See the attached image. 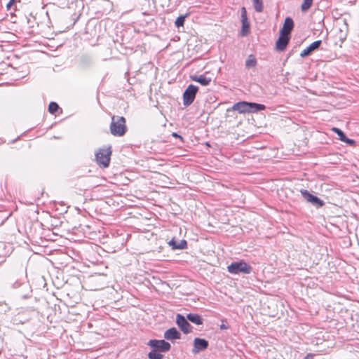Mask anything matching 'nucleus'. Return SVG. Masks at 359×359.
Segmentation results:
<instances>
[{"instance_id":"f257e3e1","label":"nucleus","mask_w":359,"mask_h":359,"mask_svg":"<svg viewBox=\"0 0 359 359\" xmlns=\"http://www.w3.org/2000/svg\"><path fill=\"white\" fill-rule=\"evenodd\" d=\"M232 110L237 111L240 114L255 113L265 109V106L261 104L248 102H238L232 106Z\"/></svg>"},{"instance_id":"f03ea898","label":"nucleus","mask_w":359,"mask_h":359,"mask_svg":"<svg viewBox=\"0 0 359 359\" xmlns=\"http://www.w3.org/2000/svg\"><path fill=\"white\" fill-rule=\"evenodd\" d=\"M127 131L126 118L123 116H113L110 124V132L114 136L121 137Z\"/></svg>"},{"instance_id":"7ed1b4c3","label":"nucleus","mask_w":359,"mask_h":359,"mask_svg":"<svg viewBox=\"0 0 359 359\" xmlns=\"http://www.w3.org/2000/svg\"><path fill=\"white\" fill-rule=\"evenodd\" d=\"M111 155V146H109L107 148L100 149L95 152V158L97 164L103 168H107L109 165Z\"/></svg>"},{"instance_id":"20e7f679","label":"nucleus","mask_w":359,"mask_h":359,"mask_svg":"<svg viewBox=\"0 0 359 359\" xmlns=\"http://www.w3.org/2000/svg\"><path fill=\"white\" fill-rule=\"evenodd\" d=\"M227 269L231 274H238L240 273L249 274L252 271V267L243 260L232 262L228 266Z\"/></svg>"},{"instance_id":"39448f33","label":"nucleus","mask_w":359,"mask_h":359,"mask_svg":"<svg viewBox=\"0 0 359 359\" xmlns=\"http://www.w3.org/2000/svg\"><path fill=\"white\" fill-rule=\"evenodd\" d=\"M198 88L194 85H189L183 93V104L185 107L193 103Z\"/></svg>"},{"instance_id":"423d86ee","label":"nucleus","mask_w":359,"mask_h":359,"mask_svg":"<svg viewBox=\"0 0 359 359\" xmlns=\"http://www.w3.org/2000/svg\"><path fill=\"white\" fill-rule=\"evenodd\" d=\"M300 193L306 202L311 203L312 205H313L316 208H321L325 204V203L323 200H321L318 197L310 194L306 189H301Z\"/></svg>"},{"instance_id":"0eeeda50","label":"nucleus","mask_w":359,"mask_h":359,"mask_svg":"<svg viewBox=\"0 0 359 359\" xmlns=\"http://www.w3.org/2000/svg\"><path fill=\"white\" fill-rule=\"evenodd\" d=\"M147 344L151 348H155L161 353L167 352L171 348L170 344L165 340L151 339Z\"/></svg>"},{"instance_id":"6e6552de","label":"nucleus","mask_w":359,"mask_h":359,"mask_svg":"<svg viewBox=\"0 0 359 359\" xmlns=\"http://www.w3.org/2000/svg\"><path fill=\"white\" fill-rule=\"evenodd\" d=\"M187 320L188 319L184 318L182 314L178 313L176 316V323L184 334L191 332L192 330V327Z\"/></svg>"},{"instance_id":"1a4fd4ad","label":"nucleus","mask_w":359,"mask_h":359,"mask_svg":"<svg viewBox=\"0 0 359 359\" xmlns=\"http://www.w3.org/2000/svg\"><path fill=\"white\" fill-rule=\"evenodd\" d=\"M192 353L196 354L208 348L209 343L205 339L195 338L194 339Z\"/></svg>"},{"instance_id":"9d476101","label":"nucleus","mask_w":359,"mask_h":359,"mask_svg":"<svg viewBox=\"0 0 359 359\" xmlns=\"http://www.w3.org/2000/svg\"><path fill=\"white\" fill-rule=\"evenodd\" d=\"M241 22H242V29H241V35L247 36L250 32V24L248 21L247 17V11L245 7L241 8Z\"/></svg>"},{"instance_id":"9b49d317","label":"nucleus","mask_w":359,"mask_h":359,"mask_svg":"<svg viewBox=\"0 0 359 359\" xmlns=\"http://www.w3.org/2000/svg\"><path fill=\"white\" fill-rule=\"evenodd\" d=\"M290 39V36L280 33V36L276 43V48L280 51H283L286 48Z\"/></svg>"},{"instance_id":"f8f14e48","label":"nucleus","mask_w":359,"mask_h":359,"mask_svg":"<svg viewBox=\"0 0 359 359\" xmlns=\"http://www.w3.org/2000/svg\"><path fill=\"white\" fill-rule=\"evenodd\" d=\"M164 338L170 341L179 339L181 338V334L175 327H172L164 332Z\"/></svg>"},{"instance_id":"ddd939ff","label":"nucleus","mask_w":359,"mask_h":359,"mask_svg":"<svg viewBox=\"0 0 359 359\" xmlns=\"http://www.w3.org/2000/svg\"><path fill=\"white\" fill-rule=\"evenodd\" d=\"M294 27V22L292 19L290 17H287L285 20V22L283 28L280 29V33L285 34L287 35L290 36V32L292 30Z\"/></svg>"},{"instance_id":"4468645a","label":"nucleus","mask_w":359,"mask_h":359,"mask_svg":"<svg viewBox=\"0 0 359 359\" xmlns=\"http://www.w3.org/2000/svg\"><path fill=\"white\" fill-rule=\"evenodd\" d=\"M168 245L173 250H183L187 248V243L185 240H180L177 241L175 238H172L168 242Z\"/></svg>"},{"instance_id":"2eb2a0df","label":"nucleus","mask_w":359,"mask_h":359,"mask_svg":"<svg viewBox=\"0 0 359 359\" xmlns=\"http://www.w3.org/2000/svg\"><path fill=\"white\" fill-rule=\"evenodd\" d=\"M321 43L322 42L320 40L316 41L313 42L300 53V56L302 57H304L309 55L311 52L318 49L319 48V46H320Z\"/></svg>"},{"instance_id":"dca6fc26","label":"nucleus","mask_w":359,"mask_h":359,"mask_svg":"<svg viewBox=\"0 0 359 359\" xmlns=\"http://www.w3.org/2000/svg\"><path fill=\"white\" fill-rule=\"evenodd\" d=\"M191 79L192 81L198 82L204 86L209 85L211 81V79L210 77H206L204 75L191 76Z\"/></svg>"},{"instance_id":"f3484780","label":"nucleus","mask_w":359,"mask_h":359,"mask_svg":"<svg viewBox=\"0 0 359 359\" xmlns=\"http://www.w3.org/2000/svg\"><path fill=\"white\" fill-rule=\"evenodd\" d=\"M187 318L191 323L199 325L203 324V319L201 316L197 313H189L187 316Z\"/></svg>"},{"instance_id":"a211bd4d","label":"nucleus","mask_w":359,"mask_h":359,"mask_svg":"<svg viewBox=\"0 0 359 359\" xmlns=\"http://www.w3.org/2000/svg\"><path fill=\"white\" fill-rule=\"evenodd\" d=\"M257 65V60L253 55H250L245 61V67L248 69L255 67Z\"/></svg>"},{"instance_id":"6ab92c4d","label":"nucleus","mask_w":359,"mask_h":359,"mask_svg":"<svg viewBox=\"0 0 359 359\" xmlns=\"http://www.w3.org/2000/svg\"><path fill=\"white\" fill-rule=\"evenodd\" d=\"M252 4L256 12L262 13L264 11L263 0H252Z\"/></svg>"},{"instance_id":"aec40b11","label":"nucleus","mask_w":359,"mask_h":359,"mask_svg":"<svg viewBox=\"0 0 359 359\" xmlns=\"http://www.w3.org/2000/svg\"><path fill=\"white\" fill-rule=\"evenodd\" d=\"M148 358L149 359H162L163 358V355L155 348H152V350L148 353Z\"/></svg>"},{"instance_id":"412c9836","label":"nucleus","mask_w":359,"mask_h":359,"mask_svg":"<svg viewBox=\"0 0 359 359\" xmlns=\"http://www.w3.org/2000/svg\"><path fill=\"white\" fill-rule=\"evenodd\" d=\"M313 0H304L301 6V9L303 12L307 11L311 6Z\"/></svg>"},{"instance_id":"4be33fe9","label":"nucleus","mask_w":359,"mask_h":359,"mask_svg":"<svg viewBox=\"0 0 359 359\" xmlns=\"http://www.w3.org/2000/svg\"><path fill=\"white\" fill-rule=\"evenodd\" d=\"M188 16V14H186L185 15H180L179 16L175 22V25L177 27H180L184 25L185 18Z\"/></svg>"},{"instance_id":"5701e85b","label":"nucleus","mask_w":359,"mask_h":359,"mask_svg":"<svg viewBox=\"0 0 359 359\" xmlns=\"http://www.w3.org/2000/svg\"><path fill=\"white\" fill-rule=\"evenodd\" d=\"M58 109H59V106L56 102H51L49 104L48 111L50 114H55L57 111Z\"/></svg>"},{"instance_id":"b1692460","label":"nucleus","mask_w":359,"mask_h":359,"mask_svg":"<svg viewBox=\"0 0 359 359\" xmlns=\"http://www.w3.org/2000/svg\"><path fill=\"white\" fill-rule=\"evenodd\" d=\"M332 130L336 133L338 136H339V139L343 142L345 138L346 137V136L345 135V134L343 133L342 130H341L340 129L337 128H332Z\"/></svg>"},{"instance_id":"393cba45","label":"nucleus","mask_w":359,"mask_h":359,"mask_svg":"<svg viewBox=\"0 0 359 359\" xmlns=\"http://www.w3.org/2000/svg\"><path fill=\"white\" fill-rule=\"evenodd\" d=\"M343 142H346V144H348V145H351V146L355 144V141L353 140L349 139L348 137H346Z\"/></svg>"},{"instance_id":"a878e982","label":"nucleus","mask_w":359,"mask_h":359,"mask_svg":"<svg viewBox=\"0 0 359 359\" xmlns=\"http://www.w3.org/2000/svg\"><path fill=\"white\" fill-rule=\"evenodd\" d=\"M172 135L173 137H179V138H180L182 140H183V138L182 137V136H180V135H178V134H177V133H173L172 134Z\"/></svg>"},{"instance_id":"bb28decb","label":"nucleus","mask_w":359,"mask_h":359,"mask_svg":"<svg viewBox=\"0 0 359 359\" xmlns=\"http://www.w3.org/2000/svg\"><path fill=\"white\" fill-rule=\"evenodd\" d=\"M14 1L15 0H10L8 4H7V7L9 8L14 3Z\"/></svg>"},{"instance_id":"cd10ccee","label":"nucleus","mask_w":359,"mask_h":359,"mask_svg":"<svg viewBox=\"0 0 359 359\" xmlns=\"http://www.w3.org/2000/svg\"><path fill=\"white\" fill-rule=\"evenodd\" d=\"M304 359H313L312 356H311L310 355H307Z\"/></svg>"}]
</instances>
